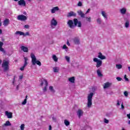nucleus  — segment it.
I'll list each match as a JSON object with an SVG mask.
<instances>
[{
    "mask_svg": "<svg viewBox=\"0 0 130 130\" xmlns=\"http://www.w3.org/2000/svg\"><path fill=\"white\" fill-rule=\"evenodd\" d=\"M52 128V127H51V125L49 126V130H51Z\"/></svg>",
    "mask_w": 130,
    "mask_h": 130,
    "instance_id": "nucleus-57",
    "label": "nucleus"
},
{
    "mask_svg": "<svg viewBox=\"0 0 130 130\" xmlns=\"http://www.w3.org/2000/svg\"><path fill=\"white\" fill-rule=\"evenodd\" d=\"M77 114L79 118H81V116H83V115L84 114V112L81 109H78L77 112Z\"/></svg>",
    "mask_w": 130,
    "mask_h": 130,
    "instance_id": "nucleus-8",
    "label": "nucleus"
},
{
    "mask_svg": "<svg viewBox=\"0 0 130 130\" xmlns=\"http://www.w3.org/2000/svg\"><path fill=\"white\" fill-rule=\"evenodd\" d=\"M128 71H129V72H130V67H128Z\"/></svg>",
    "mask_w": 130,
    "mask_h": 130,
    "instance_id": "nucleus-62",
    "label": "nucleus"
},
{
    "mask_svg": "<svg viewBox=\"0 0 130 130\" xmlns=\"http://www.w3.org/2000/svg\"><path fill=\"white\" fill-rule=\"evenodd\" d=\"M2 62H3V61L2 60V59H0V64H2Z\"/></svg>",
    "mask_w": 130,
    "mask_h": 130,
    "instance_id": "nucleus-60",
    "label": "nucleus"
},
{
    "mask_svg": "<svg viewBox=\"0 0 130 130\" xmlns=\"http://www.w3.org/2000/svg\"><path fill=\"white\" fill-rule=\"evenodd\" d=\"M53 71L54 73H58L59 69H58V67H54L53 68Z\"/></svg>",
    "mask_w": 130,
    "mask_h": 130,
    "instance_id": "nucleus-27",
    "label": "nucleus"
},
{
    "mask_svg": "<svg viewBox=\"0 0 130 130\" xmlns=\"http://www.w3.org/2000/svg\"><path fill=\"white\" fill-rule=\"evenodd\" d=\"M17 19L19 21H26L27 20V17L25 15H20L18 16Z\"/></svg>",
    "mask_w": 130,
    "mask_h": 130,
    "instance_id": "nucleus-7",
    "label": "nucleus"
},
{
    "mask_svg": "<svg viewBox=\"0 0 130 130\" xmlns=\"http://www.w3.org/2000/svg\"><path fill=\"white\" fill-rule=\"evenodd\" d=\"M104 123H109V120H108V119H106V118H105V119H104Z\"/></svg>",
    "mask_w": 130,
    "mask_h": 130,
    "instance_id": "nucleus-42",
    "label": "nucleus"
},
{
    "mask_svg": "<svg viewBox=\"0 0 130 130\" xmlns=\"http://www.w3.org/2000/svg\"><path fill=\"white\" fill-rule=\"evenodd\" d=\"M93 96H94V93L91 92L87 96V107L88 108H91L92 106V98H93Z\"/></svg>",
    "mask_w": 130,
    "mask_h": 130,
    "instance_id": "nucleus-3",
    "label": "nucleus"
},
{
    "mask_svg": "<svg viewBox=\"0 0 130 130\" xmlns=\"http://www.w3.org/2000/svg\"><path fill=\"white\" fill-rule=\"evenodd\" d=\"M16 90L18 91V90H19V85H17L16 86Z\"/></svg>",
    "mask_w": 130,
    "mask_h": 130,
    "instance_id": "nucleus-58",
    "label": "nucleus"
},
{
    "mask_svg": "<svg viewBox=\"0 0 130 130\" xmlns=\"http://www.w3.org/2000/svg\"><path fill=\"white\" fill-rule=\"evenodd\" d=\"M102 15L104 17V18H105V19H106V20H107V16H106V13H105V12L102 11Z\"/></svg>",
    "mask_w": 130,
    "mask_h": 130,
    "instance_id": "nucleus-31",
    "label": "nucleus"
},
{
    "mask_svg": "<svg viewBox=\"0 0 130 130\" xmlns=\"http://www.w3.org/2000/svg\"><path fill=\"white\" fill-rule=\"evenodd\" d=\"M30 35V33L29 32H26L25 34L23 32V36H29Z\"/></svg>",
    "mask_w": 130,
    "mask_h": 130,
    "instance_id": "nucleus-38",
    "label": "nucleus"
},
{
    "mask_svg": "<svg viewBox=\"0 0 130 130\" xmlns=\"http://www.w3.org/2000/svg\"><path fill=\"white\" fill-rule=\"evenodd\" d=\"M64 123L65 125H66V126L70 125V121H69L67 119L64 120Z\"/></svg>",
    "mask_w": 130,
    "mask_h": 130,
    "instance_id": "nucleus-28",
    "label": "nucleus"
},
{
    "mask_svg": "<svg viewBox=\"0 0 130 130\" xmlns=\"http://www.w3.org/2000/svg\"><path fill=\"white\" fill-rule=\"evenodd\" d=\"M85 19L87 22H89V23H91V17H85Z\"/></svg>",
    "mask_w": 130,
    "mask_h": 130,
    "instance_id": "nucleus-33",
    "label": "nucleus"
},
{
    "mask_svg": "<svg viewBox=\"0 0 130 130\" xmlns=\"http://www.w3.org/2000/svg\"><path fill=\"white\" fill-rule=\"evenodd\" d=\"M127 117L129 119H130V114H127Z\"/></svg>",
    "mask_w": 130,
    "mask_h": 130,
    "instance_id": "nucleus-56",
    "label": "nucleus"
},
{
    "mask_svg": "<svg viewBox=\"0 0 130 130\" xmlns=\"http://www.w3.org/2000/svg\"><path fill=\"white\" fill-rule=\"evenodd\" d=\"M27 97H28V95H26V96H25V99H26V100H27Z\"/></svg>",
    "mask_w": 130,
    "mask_h": 130,
    "instance_id": "nucleus-63",
    "label": "nucleus"
},
{
    "mask_svg": "<svg viewBox=\"0 0 130 130\" xmlns=\"http://www.w3.org/2000/svg\"><path fill=\"white\" fill-rule=\"evenodd\" d=\"M116 68L118 69V70H120V69H122V65L120 64H117L116 65Z\"/></svg>",
    "mask_w": 130,
    "mask_h": 130,
    "instance_id": "nucleus-30",
    "label": "nucleus"
},
{
    "mask_svg": "<svg viewBox=\"0 0 130 130\" xmlns=\"http://www.w3.org/2000/svg\"><path fill=\"white\" fill-rule=\"evenodd\" d=\"M15 80H16V78L14 76V78H13V85H15Z\"/></svg>",
    "mask_w": 130,
    "mask_h": 130,
    "instance_id": "nucleus-52",
    "label": "nucleus"
},
{
    "mask_svg": "<svg viewBox=\"0 0 130 130\" xmlns=\"http://www.w3.org/2000/svg\"><path fill=\"white\" fill-rule=\"evenodd\" d=\"M117 104H116V106H120V102H119V100L117 101Z\"/></svg>",
    "mask_w": 130,
    "mask_h": 130,
    "instance_id": "nucleus-47",
    "label": "nucleus"
},
{
    "mask_svg": "<svg viewBox=\"0 0 130 130\" xmlns=\"http://www.w3.org/2000/svg\"><path fill=\"white\" fill-rule=\"evenodd\" d=\"M56 11H59V8L58 7H53L51 10V12L52 14H54Z\"/></svg>",
    "mask_w": 130,
    "mask_h": 130,
    "instance_id": "nucleus-14",
    "label": "nucleus"
},
{
    "mask_svg": "<svg viewBox=\"0 0 130 130\" xmlns=\"http://www.w3.org/2000/svg\"><path fill=\"white\" fill-rule=\"evenodd\" d=\"M93 60L94 62H96V68H100V67L102 66V60L98 59V58H93Z\"/></svg>",
    "mask_w": 130,
    "mask_h": 130,
    "instance_id": "nucleus-6",
    "label": "nucleus"
},
{
    "mask_svg": "<svg viewBox=\"0 0 130 130\" xmlns=\"http://www.w3.org/2000/svg\"><path fill=\"white\" fill-rule=\"evenodd\" d=\"M23 75H21L20 76H19V79L20 80H22V79H23Z\"/></svg>",
    "mask_w": 130,
    "mask_h": 130,
    "instance_id": "nucleus-53",
    "label": "nucleus"
},
{
    "mask_svg": "<svg viewBox=\"0 0 130 130\" xmlns=\"http://www.w3.org/2000/svg\"><path fill=\"white\" fill-rule=\"evenodd\" d=\"M124 79H125V80L126 81V82H128V81H129L128 80V78H126V75H125L124 76Z\"/></svg>",
    "mask_w": 130,
    "mask_h": 130,
    "instance_id": "nucleus-44",
    "label": "nucleus"
},
{
    "mask_svg": "<svg viewBox=\"0 0 130 130\" xmlns=\"http://www.w3.org/2000/svg\"><path fill=\"white\" fill-rule=\"evenodd\" d=\"M67 24L71 29H74L75 27H78V28L82 27V22L79 21L77 18H74L73 21L69 20L67 22Z\"/></svg>",
    "mask_w": 130,
    "mask_h": 130,
    "instance_id": "nucleus-1",
    "label": "nucleus"
},
{
    "mask_svg": "<svg viewBox=\"0 0 130 130\" xmlns=\"http://www.w3.org/2000/svg\"><path fill=\"white\" fill-rule=\"evenodd\" d=\"M121 109H124V106H123V103H122L121 105Z\"/></svg>",
    "mask_w": 130,
    "mask_h": 130,
    "instance_id": "nucleus-49",
    "label": "nucleus"
},
{
    "mask_svg": "<svg viewBox=\"0 0 130 130\" xmlns=\"http://www.w3.org/2000/svg\"><path fill=\"white\" fill-rule=\"evenodd\" d=\"M76 15H77V14L76 13H74V12L71 11L70 12L68 13L67 17L68 18H70L71 17H76Z\"/></svg>",
    "mask_w": 130,
    "mask_h": 130,
    "instance_id": "nucleus-9",
    "label": "nucleus"
},
{
    "mask_svg": "<svg viewBox=\"0 0 130 130\" xmlns=\"http://www.w3.org/2000/svg\"><path fill=\"white\" fill-rule=\"evenodd\" d=\"M3 33V30L0 29V34H2Z\"/></svg>",
    "mask_w": 130,
    "mask_h": 130,
    "instance_id": "nucleus-59",
    "label": "nucleus"
},
{
    "mask_svg": "<svg viewBox=\"0 0 130 130\" xmlns=\"http://www.w3.org/2000/svg\"><path fill=\"white\" fill-rule=\"evenodd\" d=\"M30 57L31 58V62L33 66H35V64H38L39 67H41V62L39 60H37L36 59V56L33 53L30 54Z\"/></svg>",
    "mask_w": 130,
    "mask_h": 130,
    "instance_id": "nucleus-2",
    "label": "nucleus"
},
{
    "mask_svg": "<svg viewBox=\"0 0 130 130\" xmlns=\"http://www.w3.org/2000/svg\"><path fill=\"white\" fill-rule=\"evenodd\" d=\"M24 63L23 66H24V67H26L27 64H28V63L27 62V60H28V58H27V57H24Z\"/></svg>",
    "mask_w": 130,
    "mask_h": 130,
    "instance_id": "nucleus-32",
    "label": "nucleus"
},
{
    "mask_svg": "<svg viewBox=\"0 0 130 130\" xmlns=\"http://www.w3.org/2000/svg\"><path fill=\"white\" fill-rule=\"evenodd\" d=\"M5 114L7 115L8 118H13V113L6 111Z\"/></svg>",
    "mask_w": 130,
    "mask_h": 130,
    "instance_id": "nucleus-11",
    "label": "nucleus"
},
{
    "mask_svg": "<svg viewBox=\"0 0 130 130\" xmlns=\"http://www.w3.org/2000/svg\"><path fill=\"white\" fill-rule=\"evenodd\" d=\"M67 44L68 46H70V42H69V40L67 41Z\"/></svg>",
    "mask_w": 130,
    "mask_h": 130,
    "instance_id": "nucleus-54",
    "label": "nucleus"
},
{
    "mask_svg": "<svg viewBox=\"0 0 130 130\" xmlns=\"http://www.w3.org/2000/svg\"><path fill=\"white\" fill-rule=\"evenodd\" d=\"M57 25V21L53 18L51 21V26H56Z\"/></svg>",
    "mask_w": 130,
    "mask_h": 130,
    "instance_id": "nucleus-13",
    "label": "nucleus"
},
{
    "mask_svg": "<svg viewBox=\"0 0 130 130\" xmlns=\"http://www.w3.org/2000/svg\"><path fill=\"white\" fill-rule=\"evenodd\" d=\"M65 59L67 60V61H68V62H70V58L69 56H65Z\"/></svg>",
    "mask_w": 130,
    "mask_h": 130,
    "instance_id": "nucleus-35",
    "label": "nucleus"
},
{
    "mask_svg": "<svg viewBox=\"0 0 130 130\" xmlns=\"http://www.w3.org/2000/svg\"><path fill=\"white\" fill-rule=\"evenodd\" d=\"M69 82H70V83H75V77H70L68 79Z\"/></svg>",
    "mask_w": 130,
    "mask_h": 130,
    "instance_id": "nucleus-23",
    "label": "nucleus"
},
{
    "mask_svg": "<svg viewBox=\"0 0 130 130\" xmlns=\"http://www.w3.org/2000/svg\"><path fill=\"white\" fill-rule=\"evenodd\" d=\"M9 23H10V20H9V19H6L4 20L3 22V25H4L5 26H8Z\"/></svg>",
    "mask_w": 130,
    "mask_h": 130,
    "instance_id": "nucleus-18",
    "label": "nucleus"
},
{
    "mask_svg": "<svg viewBox=\"0 0 130 130\" xmlns=\"http://www.w3.org/2000/svg\"><path fill=\"white\" fill-rule=\"evenodd\" d=\"M116 80H117V81H121V80H122V78H120V77H117L116 78Z\"/></svg>",
    "mask_w": 130,
    "mask_h": 130,
    "instance_id": "nucleus-48",
    "label": "nucleus"
},
{
    "mask_svg": "<svg viewBox=\"0 0 130 130\" xmlns=\"http://www.w3.org/2000/svg\"><path fill=\"white\" fill-rule=\"evenodd\" d=\"M79 16H80L81 18H85V14L83 13L82 10H79L77 12Z\"/></svg>",
    "mask_w": 130,
    "mask_h": 130,
    "instance_id": "nucleus-17",
    "label": "nucleus"
},
{
    "mask_svg": "<svg viewBox=\"0 0 130 130\" xmlns=\"http://www.w3.org/2000/svg\"><path fill=\"white\" fill-rule=\"evenodd\" d=\"M124 95L125 97H127V96H128V92L126 91H125L124 92Z\"/></svg>",
    "mask_w": 130,
    "mask_h": 130,
    "instance_id": "nucleus-40",
    "label": "nucleus"
},
{
    "mask_svg": "<svg viewBox=\"0 0 130 130\" xmlns=\"http://www.w3.org/2000/svg\"><path fill=\"white\" fill-rule=\"evenodd\" d=\"M25 68H26V66L23 65V67L20 68V71H24Z\"/></svg>",
    "mask_w": 130,
    "mask_h": 130,
    "instance_id": "nucleus-45",
    "label": "nucleus"
},
{
    "mask_svg": "<svg viewBox=\"0 0 130 130\" xmlns=\"http://www.w3.org/2000/svg\"><path fill=\"white\" fill-rule=\"evenodd\" d=\"M4 45V43L2 42H0V48L3 47V46Z\"/></svg>",
    "mask_w": 130,
    "mask_h": 130,
    "instance_id": "nucleus-51",
    "label": "nucleus"
},
{
    "mask_svg": "<svg viewBox=\"0 0 130 130\" xmlns=\"http://www.w3.org/2000/svg\"><path fill=\"white\" fill-rule=\"evenodd\" d=\"M52 118L53 121H54V122H56L57 121L56 117H53Z\"/></svg>",
    "mask_w": 130,
    "mask_h": 130,
    "instance_id": "nucleus-43",
    "label": "nucleus"
},
{
    "mask_svg": "<svg viewBox=\"0 0 130 130\" xmlns=\"http://www.w3.org/2000/svg\"><path fill=\"white\" fill-rule=\"evenodd\" d=\"M111 85V84L109 82H107L105 83V85L104 86V89H107V88H109Z\"/></svg>",
    "mask_w": 130,
    "mask_h": 130,
    "instance_id": "nucleus-19",
    "label": "nucleus"
},
{
    "mask_svg": "<svg viewBox=\"0 0 130 130\" xmlns=\"http://www.w3.org/2000/svg\"><path fill=\"white\" fill-rule=\"evenodd\" d=\"M128 124H129V125H130V120H128Z\"/></svg>",
    "mask_w": 130,
    "mask_h": 130,
    "instance_id": "nucleus-61",
    "label": "nucleus"
},
{
    "mask_svg": "<svg viewBox=\"0 0 130 130\" xmlns=\"http://www.w3.org/2000/svg\"><path fill=\"white\" fill-rule=\"evenodd\" d=\"M24 28L25 29H29V28H30V26L28 24L25 25H24Z\"/></svg>",
    "mask_w": 130,
    "mask_h": 130,
    "instance_id": "nucleus-46",
    "label": "nucleus"
},
{
    "mask_svg": "<svg viewBox=\"0 0 130 130\" xmlns=\"http://www.w3.org/2000/svg\"><path fill=\"white\" fill-rule=\"evenodd\" d=\"M25 129V124H22L20 125V129L21 130H24Z\"/></svg>",
    "mask_w": 130,
    "mask_h": 130,
    "instance_id": "nucleus-34",
    "label": "nucleus"
},
{
    "mask_svg": "<svg viewBox=\"0 0 130 130\" xmlns=\"http://www.w3.org/2000/svg\"><path fill=\"white\" fill-rule=\"evenodd\" d=\"M96 21H97L98 24H99V25H101V22H102V21H101V18H98V19L96 20Z\"/></svg>",
    "mask_w": 130,
    "mask_h": 130,
    "instance_id": "nucleus-37",
    "label": "nucleus"
},
{
    "mask_svg": "<svg viewBox=\"0 0 130 130\" xmlns=\"http://www.w3.org/2000/svg\"><path fill=\"white\" fill-rule=\"evenodd\" d=\"M125 21V28H128V27H129V20L126 19Z\"/></svg>",
    "mask_w": 130,
    "mask_h": 130,
    "instance_id": "nucleus-22",
    "label": "nucleus"
},
{
    "mask_svg": "<svg viewBox=\"0 0 130 130\" xmlns=\"http://www.w3.org/2000/svg\"><path fill=\"white\" fill-rule=\"evenodd\" d=\"M120 12L122 15H124L125 14V13H126V9L125 8L121 9Z\"/></svg>",
    "mask_w": 130,
    "mask_h": 130,
    "instance_id": "nucleus-21",
    "label": "nucleus"
},
{
    "mask_svg": "<svg viewBox=\"0 0 130 130\" xmlns=\"http://www.w3.org/2000/svg\"><path fill=\"white\" fill-rule=\"evenodd\" d=\"M98 54L99 55L98 56V57L99 58H100V59H102V60L106 59V56H105V55H103L102 53L99 52Z\"/></svg>",
    "mask_w": 130,
    "mask_h": 130,
    "instance_id": "nucleus-10",
    "label": "nucleus"
},
{
    "mask_svg": "<svg viewBox=\"0 0 130 130\" xmlns=\"http://www.w3.org/2000/svg\"><path fill=\"white\" fill-rule=\"evenodd\" d=\"M44 84H45V86L43 89V92H46V91H47V86H48V82L46 79L41 80V86H43Z\"/></svg>",
    "mask_w": 130,
    "mask_h": 130,
    "instance_id": "nucleus-5",
    "label": "nucleus"
},
{
    "mask_svg": "<svg viewBox=\"0 0 130 130\" xmlns=\"http://www.w3.org/2000/svg\"><path fill=\"white\" fill-rule=\"evenodd\" d=\"M4 125L5 126H11L12 125V124L10 122V121H7L4 124Z\"/></svg>",
    "mask_w": 130,
    "mask_h": 130,
    "instance_id": "nucleus-24",
    "label": "nucleus"
},
{
    "mask_svg": "<svg viewBox=\"0 0 130 130\" xmlns=\"http://www.w3.org/2000/svg\"><path fill=\"white\" fill-rule=\"evenodd\" d=\"M52 59H53V60H54L56 62H57V61L58 60V58H57V57H56V55H55V54H53L52 56Z\"/></svg>",
    "mask_w": 130,
    "mask_h": 130,
    "instance_id": "nucleus-25",
    "label": "nucleus"
},
{
    "mask_svg": "<svg viewBox=\"0 0 130 130\" xmlns=\"http://www.w3.org/2000/svg\"><path fill=\"white\" fill-rule=\"evenodd\" d=\"M0 51H2V52H4V53H6V51H5V49H4V48H3V47H1V48H0Z\"/></svg>",
    "mask_w": 130,
    "mask_h": 130,
    "instance_id": "nucleus-39",
    "label": "nucleus"
},
{
    "mask_svg": "<svg viewBox=\"0 0 130 130\" xmlns=\"http://www.w3.org/2000/svg\"><path fill=\"white\" fill-rule=\"evenodd\" d=\"M90 10H91V9H88L87 10V11H86V14H88V13H89V12H90Z\"/></svg>",
    "mask_w": 130,
    "mask_h": 130,
    "instance_id": "nucleus-55",
    "label": "nucleus"
},
{
    "mask_svg": "<svg viewBox=\"0 0 130 130\" xmlns=\"http://www.w3.org/2000/svg\"><path fill=\"white\" fill-rule=\"evenodd\" d=\"M96 74L98 76V77H103V74H102V73H101V71H100V70L98 69L96 71Z\"/></svg>",
    "mask_w": 130,
    "mask_h": 130,
    "instance_id": "nucleus-20",
    "label": "nucleus"
},
{
    "mask_svg": "<svg viewBox=\"0 0 130 130\" xmlns=\"http://www.w3.org/2000/svg\"><path fill=\"white\" fill-rule=\"evenodd\" d=\"M2 26V23H1V21H0V27Z\"/></svg>",
    "mask_w": 130,
    "mask_h": 130,
    "instance_id": "nucleus-64",
    "label": "nucleus"
},
{
    "mask_svg": "<svg viewBox=\"0 0 130 130\" xmlns=\"http://www.w3.org/2000/svg\"><path fill=\"white\" fill-rule=\"evenodd\" d=\"M63 49H68V47H67V45H64L63 46Z\"/></svg>",
    "mask_w": 130,
    "mask_h": 130,
    "instance_id": "nucleus-50",
    "label": "nucleus"
},
{
    "mask_svg": "<svg viewBox=\"0 0 130 130\" xmlns=\"http://www.w3.org/2000/svg\"><path fill=\"white\" fill-rule=\"evenodd\" d=\"M78 7H82L83 6V3L81 2H79L77 4Z\"/></svg>",
    "mask_w": 130,
    "mask_h": 130,
    "instance_id": "nucleus-41",
    "label": "nucleus"
},
{
    "mask_svg": "<svg viewBox=\"0 0 130 130\" xmlns=\"http://www.w3.org/2000/svg\"><path fill=\"white\" fill-rule=\"evenodd\" d=\"M74 43H75V44H76L77 45H79V44H80V39H79L78 38H75L73 40Z\"/></svg>",
    "mask_w": 130,
    "mask_h": 130,
    "instance_id": "nucleus-15",
    "label": "nucleus"
},
{
    "mask_svg": "<svg viewBox=\"0 0 130 130\" xmlns=\"http://www.w3.org/2000/svg\"><path fill=\"white\" fill-rule=\"evenodd\" d=\"M26 103H27V100L26 99H24L23 102H22V105H26Z\"/></svg>",
    "mask_w": 130,
    "mask_h": 130,
    "instance_id": "nucleus-36",
    "label": "nucleus"
},
{
    "mask_svg": "<svg viewBox=\"0 0 130 130\" xmlns=\"http://www.w3.org/2000/svg\"><path fill=\"white\" fill-rule=\"evenodd\" d=\"M20 48L21 50H22V51H23L24 52H28V51H29V49H28L27 47H25L24 46H22Z\"/></svg>",
    "mask_w": 130,
    "mask_h": 130,
    "instance_id": "nucleus-16",
    "label": "nucleus"
},
{
    "mask_svg": "<svg viewBox=\"0 0 130 130\" xmlns=\"http://www.w3.org/2000/svg\"><path fill=\"white\" fill-rule=\"evenodd\" d=\"M9 63L10 61L9 60H3L2 67L4 70V72H7L10 69V67L9 66Z\"/></svg>",
    "mask_w": 130,
    "mask_h": 130,
    "instance_id": "nucleus-4",
    "label": "nucleus"
},
{
    "mask_svg": "<svg viewBox=\"0 0 130 130\" xmlns=\"http://www.w3.org/2000/svg\"><path fill=\"white\" fill-rule=\"evenodd\" d=\"M49 90H50V91H51V92H52V93L55 92V90H54V89H53V86H49Z\"/></svg>",
    "mask_w": 130,
    "mask_h": 130,
    "instance_id": "nucleus-29",
    "label": "nucleus"
},
{
    "mask_svg": "<svg viewBox=\"0 0 130 130\" xmlns=\"http://www.w3.org/2000/svg\"><path fill=\"white\" fill-rule=\"evenodd\" d=\"M18 5L19 6H23V7H26V2L24 0H20L18 1Z\"/></svg>",
    "mask_w": 130,
    "mask_h": 130,
    "instance_id": "nucleus-12",
    "label": "nucleus"
},
{
    "mask_svg": "<svg viewBox=\"0 0 130 130\" xmlns=\"http://www.w3.org/2000/svg\"><path fill=\"white\" fill-rule=\"evenodd\" d=\"M15 34L16 35H24V32L21 31H16V32L15 33Z\"/></svg>",
    "mask_w": 130,
    "mask_h": 130,
    "instance_id": "nucleus-26",
    "label": "nucleus"
}]
</instances>
